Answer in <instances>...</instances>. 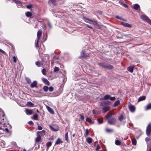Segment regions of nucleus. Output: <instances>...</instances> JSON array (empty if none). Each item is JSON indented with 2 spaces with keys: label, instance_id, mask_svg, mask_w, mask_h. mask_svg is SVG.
Segmentation results:
<instances>
[{
  "label": "nucleus",
  "instance_id": "49",
  "mask_svg": "<svg viewBox=\"0 0 151 151\" xmlns=\"http://www.w3.org/2000/svg\"><path fill=\"white\" fill-rule=\"evenodd\" d=\"M115 17L116 19H120V20H123L124 21H126L124 19L122 18H121L119 17L118 16H115Z\"/></svg>",
  "mask_w": 151,
  "mask_h": 151
},
{
  "label": "nucleus",
  "instance_id": "8",
  "mask_svg": "<svg viewBox=\"0 0 151 151\" xmlns=\"http://www.w3.org/2000/svg\"><path fill=\"white\" fill-rule=\"evenodd\" d=\"M108 119V123L110 124H113L115 122V119L114 118H113L111 119Z\"/></svg>",
  "mask_w": 151,
  "mask_h": 151
},
{
  "label": "nucleus",
  "instance_id": "29",
  "mask_svg": "<svg viewBox=\"0 0 151 151\" xmlns=\"http://www.w3.org/2000/svg\"><path fill=\"white\" fill-rule=\"evenodd\" d=\"M151 109V104H147L146 107V110H148Z\"/></svg>",
  "mask_w": 151,
  "mask_h": 151
},
{
  "label": "nucleus",
  "instance_id": "51",
  "mask_svg": "<svg viewBox=\"0 0 151 151\" xmlns=\"http://www.w3.org/2000/svg\"><path fill=\"white\" fill-rule=\"evenodd\" d=\"M27 82V83L29 84L31 83V80L30 79L28 78H26Z\"/></svg>",
  "mask_w": 151,
  "mask_h": 151
},
{
  "label": "nucleus",
  "instance_id": "28",
  "mask_svg": "<svg viewBox=\"0 0 151 151\" xmlns=\"http://www.w3.org/2000/svg\"><path fill=\"white\" fill-rule=\"evenodd\" d=\"M56 1L55 0H49L48 2L49 4L51 5V4H55V3Z\"/></svg>",
  "mask_w": 151,
  "mask_h": 151
},
{
  "label": "nucleus",
  "instance_id": "61",
  "mask_svg": "<svg viewBox=\"0 0 151 151\" xmlns=\"http://www.w3.org/2000/svg\"><path fill=\"white\" fill-rule=\"evenodd\" d=\"M0 52H1L3 54H6L5 52H4V51H3V50H2V49H0Z\"/></svg>",
  "mask_w": 151,
  "mask_h": 151
},
{
  "label": "nucleus",
  "instance_id": "20",
  "mask_svg": "<svg viewBox=\"0 0 151 151\" xmlns=\"http://www.w3.org/2000/svg\"><path fill=\"white\" fill-rule=\"evenodd\" d=\"M41 136L39 134H37V137L36 138V141L37 142H39L41 140Z\"/></svg>",
  "mask_w": 151,
  "mask_h": 151
},
{
  "label": "nucleus",
  "instance_id": "1",
  "mask_svg": "<svg viewBox=\"0 0 151 151\" xmlns=\"http://www.w3.org/2000/svg\"><path fill=\"white\" fill-rule=\"evenodd\" d=\"M108 99H110L111 101H114L115 100L116 98L114 97H111L110 95L107 94L104 96L103 98L101 99V100H102Z\"/></svg>",
  "mask_w": 151,
  "mask_h": 151
},
{
  "label": "nucleus",
  "instance_id": "62",
  "mask_svg": "<svg viewBox=\"0 0 151 151\" xmlns=\"http://www.w3.org/2000/svg\"><path fill=\"white\" fill-rule=\"evenodd\" d=\"M4 130L6 131L7 133L9 132V129L7 128H5V129Z\"/></svg>",
  "mask_w": 151,
  "mask_h": 151
},
{
  "label": "nucleus",
  "instance_id": "23",
  "mask_svg": "<svg viewBox=\"0 0 151 151\" xmlns=\"http://www.w3.org/2000/svg\"><path fill=\"white\" fill-rule=\"evenodd\" d=\"M26 16L27 17H29L32 16L31 13L29 12H27L25 13Z\"/></svg>",
  "mask_w": 151,
  "mask_h": 151
},
{
  "label": "nucleus",
  "instance_id": "50",
  "mask_svg": "<svg viewBox=\"0 0 151 151\" xmlns=\"http://www.w3.org/2000/svg\"><path fill=\"white\" fill-rule=\"evenodd\" d=\"M26 6L27 8L30 9L32 7V5L31 4H29L28 5H27Z\"/></svg>",
  "mask_w": 151,
  "mask_h": 151
},
{
  "label": "nucleus",
  "instance_id": "35",
  "mask_svg": "<svg viewBox=\"0 0 151 151\" xmlns=\"http://www.w3.org/2000/svg\"><path fill=\"white\" fill-rule=\"evenodd\" d=\"M52 145V143L51 142H47L46 143V146L48 148H49Z\"/></svg>",
  "mask_w": 151,
  "mask_h": 151
},
{
  "label": "nucleus",
  "instance_id": "26",
  "mask_svg": "<svg viewBox=\"0 0 151 151\" xmlns=\"http://www.w3.org/2000/svg\"><path fill=\"white\" fill-rule=\"evenodd\" d=\"M33 119L35 120H38V115L37 114H35L33 116Z\"/></svg>",
  "mask_w": 151,
  "mask_h": 151
},
{
  "label": "nucleus",
  "instance_id": "5",
  "mask_svg": "<svg viewBox=\"0 0 151 151\" xmlns=\"http://www.w3.org/2000/svg\"><path fill=\"white\" fill-rule=\"evenodd\" d=\"M88 55L86 54L83 50H82L81 52V55L80 56V58H86L88 57Z\"/></svg>",
  "mask_w": 151,
  "mask_h": 151
},
{
  "label": "nucleus",
  "instance_id": "43",
  "mask_svg": "<svg viewBox=\"0 0 151 151\" xmlns=\"http://www.w3.org/2000/svg\"><path fill=\"white\" fill-rule=\"evenodd\" d=\"M86 121L90 123H91L92 122V120L89 118H87L86 119Z\"/></svg>",
  "mask_w": 151,
  "mask_h": 151
},
{
  "label": "nucleus",
  "instance_id": "47",
  "mask_svg": "<svg viewBox=\"0 0 151 151\" xmlns=\"http://www.w3.org/2000/svg\"><path fill=\"white\" fill-rule=\"evenodd\" d=\"M59 70V68L58 67H55L54 70V71L55 72H58Z\"/></svg>",
  "mask_w": 151,
  "mask_h": 151
},
{
  "label": "nucleus",
  "instance_id": "40",
  "mask_svg": "<svg viewBox=\"0 0 151 151\" xmlns=\"http://www.w3.org/2000/svg\"><path fill=\"white\" fill-rule=\"evenodd\" d=\"M46 73L47 71L46 69H43L42 70V73L43 75H45L46 74Z\"/></svg>",
  "mask_w": 151,
  "mask_h": 151
},
{
  "label": "nucleus",
  "instance_id": "15",
  "mask_svg": "<svg viewBox=\"0 0 151 151\" xmlns=\"http://www.w3.org/2000/svg\"><path fill=\"white\" fill-rule=\"evenodd\" d=\"M27 106L32 107L34 106V104L30 101L28 102L26 104Z\"/></svg>",
  "mask_w": 151,
  "mask_h": 151
},
{
  "label": "nucleus",
  "instance_id": "4",
  "mask_svg": "<svg viewBox=\"0 0 151 151\" xmlns=\"http://www.w3.org/2000/svg\"><path fill=\"white\" fill-rule=\"evenodd\" d=\"M151 133V123H150L147 126L146 129V134L149 136Z\"/></svg>",
  "mask_w": 151,
  "mask_h": 151
},
{
  "label": "nucleus",
  "instance_id": "33",
  "mask_svg": "<svg viewBox=\"0 0 151 151\" xmlns=\"http://www.w3.org/2000/svg\"><path fill=\"white\" fill-rule=\"evenodd\" d=\"M61 142L60 139H58L57 141H56L55 144L56 145H58L60 144L61 142Z\"/></svg>",
  "mask_w": 151,
  "mask_h": 151
},
{
  "label": "nucleus",
  "instance_id": "3",
  "mask_svg": "<svg viewBox=\"0 0 151 151\" xmlns=\"http://www.w3.org/2000/svg\"><path fill=\"white\" fill-rule=\"evenodd\" d=\"M50 127L51 129L54 131H57L59 129V127L56 124H53Z\"/></svg>",
  "mask_w": 151,
  "mask_h": 151
},
{
  "label": "nucleus",
  "instance_id": "22",
  "mask_svg": "<svg viewBox=\"0 0 151 151\" xmlns=\"http://www.w3.org/2000/svg\"><path fill=\"white\" fill-rule=\"evenodd\" d=\"M92 139L90 137H88L86 139V141L89 144L92 143Z\"/></svg>",
  "mask_w": 151,
  "mask_h": 151
},
{
  "label": "nucleus",
  "instance_id": "36",
  "mask_svg": "<svg viewBox=\"0 0 151 151\" xmlns=\"http://www.w3.org/2000/svg\"><path fill=\"white\" fill-rule=\"evenodd\" d=\"M65 140L67 142L68 141V132H66L65 134Z\"/></svg>",
  "mask_w": 151,
  "mask_h": 151
},
{
  "label": "nucleus",
  "instance_id": "41",
  "mask_svg": "<svg viewBox=\"0 0 151 151\" xmlns=\"http://www.w3.org/2000/svg\"><path fill=\"white\" fill-rule=\"evenodd\" d=\"M119 3L124 7H128V6L127 4L123 3L121 1H119Z\"/></svg>",
  "mask_w": 151,
  "mask_h": 151
},
{
  "label": "nucleus",
  "instance_id": "64",
  "mask_svg": "<svg viewBox=\"0 0 151 151\" xmlns=\"http://www.w3.org/2000/svg\"><path fill=\"white\" fill-rule=\"evenodd\" d=\"M47 24H48V26H49V27L50 28H52V25H51V24L50 22H49Z\"/></svg>",
  "mask_w": 151,
  "mask_h": 151
},
{
  "label": "nucleus",
  "instance_id": "21",
  "mask_svg": "<svg viewBox=\"0 0 151 151\" xmlns=\"http://www.w3.org/2000/svg\"><path fill=\"white\" fill-rule=\"evenodd\" d=\"M90 21L93 23L92 24H93L94 25H98V24L97 23L96 21L94 19H91Z\"/></svg>",
  "mask_w": 151,
  "mask_h": 151
},
{
  "label": "nucleus",
  "instance_id": "59",
  "mask_svg": "<svg viewBox=\"0 0 151 151\" xmlns=\"http://www.w3.org/2000/svg\"><path fill=\"white\" fill-rule=\"evenodd\" d=\"M37 128L39 130H41L42 129V127L40 126H38Z\"/></svg>",
  "mask_w": 151,
  "mask_h": 151
},
{
  "label": "nucleus",
  "instance_id": "7",
  "mask_svg": "<svg viewBox=\"0 0 151 151\" xmlns=\"http://www.w3.org/2000/svg\"><path fill=\"white\" fill-rule=\"evenodd\" d=\"M121 24L122 25L125 27H132V26L131 24L127 23L122 22Z\"/></svg>",
  "mask_w": 151,
  "mask_h": 151
},
{
  "label": "nucleus",
  "instance_id": "39",
  "mask_svg": "<svg viewBox=\"0 0 151 151\" xmlns=\"http://www.w3.org/2000/svg\"><path fill=\"white\" fill-rule=\"evenodd\" d=\"M89 134V130L88 129H87L86 131L85 134V137H87Z\"/></svg>",
  "mask_w": 151,
  "mask_h": 151
},
{
  "label": "nucleus",
  "instance_id": "60",
  "mask_svg": "<svg viewBox=\"0 0 151 151\" xmlns=\"http://www.w3.org/2000/svg\"><path fill=\"white\" fill-rule=\"evenodd\" d=\"M30 125H33L34 124V123H33V122L31 121H29V123H28Z\"/></svg>",
  "mask_w": 151,
  "mask_h": 151
},
{
  "label": "nucleus",
  "instance_id": "27",
  "mask_svg": "<svg viewBox=\"0 0 151 151\" xmlns=\"http://www.w3.org/2000/svg\"><path fill=\"white\" fill-rule=\"evenodd\" d=\"M134 8L135 9H138L139 8H140V6L139 5L137 4H135L134 6Z\"/></svg>",
  "mask_w": 151,
  "mask_h": 151
},
{
  "label": "nucleus",
  "instance_id": "48",
  "mask_svg": "<svg viewBox=\"0 0 151 151\" xmlns=\"http://www.w3.org/2000/svg\"><path fill=\"white\" fill-rule=\"evenodd\" d=\"M0 115L2 116H4L5 115L4 113L2 110H1V112L0 113Z\"/></svg>",
  "mask_w": 151,
  "mask_h": 151
},
{
  "label": "nucleus",
  "instance_id": "38",
  "mask_svg": "<svg viewBox=\"0 0 151 151\" xmlns=\"http://www.w3.org/2000/svg\"><path fill=\"white\" fill-rule=\"evenodd\" d=\"M48 89L49 88L48 87L46 86H45L43 87V89L45 92H47L48 90Z\"/></svg>",
  "mask_w": 151,
  "mask_h": 151
},
{
  "label": "nucleus",
  "instance_id": "42",
  "mask_svg": "<svg viewBox=\"0 0 151 151\" xmlns=\"http://www.w3.org/2000/svg\"><path fill=\"white\" fill-rule=\"evenodd\" d=\"M106 131L108 132H112L113 131V129H110L107 128L106 129Z\"/></svg>",
  "mask_w": 151,
  "mask_h": 151
},
{
  "label": "nucleus",
  "instance_id": "46",
  "mask_svg": "<svg viewBox=\"0 0 151 151\" xmlns=\"http://www.w3.org/2000/svg\"><path fill=\"white\" fill-rule=\"evenodd\" d=\"M13 62L15 63H16L17 59V58L15 56H14L13 57Z\"/></svg>",
  "mask_w": 151,
  "mask_h": 151
},
{
  "label": "nucleus",
  "instance_id": "57",
  "mask_svg": "<svg viewBox=\"0 0 151 151\" xmlns=\"http://www.w3.org/2000/svg\"><path fill=\"white\" fill-rule=\"evenodd\" d=\"M80 119L82 120H83L84 119V117L83 115H81Z\"/></svg>",
  "mask_w": 151,
  "mask_h": 151
},
{
  "label": "nucleus",
  "instance_id": "14",
  "mask_svg": "<svg viewBox=\"0 0 151 151\" xmlns=\"http://www.w3.org/2000/svg\"><path fill=\"white\" fill-rule=\"evenodd\" d=\"M110 107L109 106H106L102 108L103 110V113H105L108 111L110 109Z\"/></svg>",
  "mask_w": 151,
  "mask_h": 151
},
{
  "label": "nucleus",
  "instance_id": "37",
  "mask_svg": "<svg viewBox=\"0 0 151 151\" xmlns=\"http://www.w3.org/2000/svg\"><path fill=\"white\" fill-rule=\"evenodd\" d=\"M115 144L116 145H120L121 144L120 142L118 140H116L115 141Z\"/></svg>",
  "mask_w": 151,
  "mask_h": 151
},
{
  "label": "nucleus",
  "instance_id": "34",
  "mask_svg": "<svg viewBox=\"0 0 151 151\" xmlns=\"http://www.w3.org/2000/svg\"><path fill=\"white\" fill-rule=\"evenodd\" d=\"M36 65L38 67H40L41 66L42 64L40 62L37 61L35 62Z\"/></svg>",
  "mask_w": 151,
  "mask_h": 151
},
{
  "label": "nucleus",
  "instance_id": "31",
  "mask_svg": "<svg viewBox=\"0 0 151 151\" xmlns=\"http://www.w3.org/2000/svg\"><path fill=\"white\" fill-rule=\"evenodd\" d=\"M120 103L119 100L116 101L114 103V107L117 106Z\"/></svg>",
  "mask_w": 151,
  "mask_h": 151
},
{
  "label": "nucleus",
  "instance_id": "18",
  "mask_svg": "<svg viewBox=\"0 0 151 151\" xmlns=\"http://www.w3.org/2000/svg\"><path fill=\"white\" fill-rule=\"evenodd\" d=\"M146 96H142L139 97L138 99V102L145 100V99Z\"/></svg>",
  "mask_w": 151,
  "mask_h": 151
},
{
  "label": "nucleus",
  "instance_id": "55",
  "mask_svg": "<svg viewBox=\"0 0 151 151\" xmlns=\"http://www.w3.org/2000/svg\"><path fill=\"white\" fill-rule=\"evenodd\" d=\"M104 104H105V105H106V104H108L110 103V102L109 101H104Z\"/></svg>",
  "mask_w": 151,
  "mask_h": 151
},
{
  "label": "nucleus",
  "instance_id": "32",
  "mask_svg": "<svg viewBox=\"0 0 151 151\" xmlns=\"http://www.w3.org/2000/svg\"><path fill=\"white\" fill-rule=\"evenodd\" d=\"M132 143L133 145H136V144L137 141L135 139H132Z\"/></svg>",
  "mask_w": 151,
  "mask_h": 151
},
{
  "label": "nucleus",
  "instance_id": "63",
  "mask_svg": "<svg viewBox=\"0 0 151 151\" xmlns=\"http://www.w3.org/2000/svg\"><path fill=\"white\" fill-rule=\"evenodd\" d=\"M83 19H84L85 20H88V21H90V20L91 19H88V18H87L86 17H83Z\"/></svg>",
  "mask_w": 151,
  "mask_h": 151
},
{
  "label": "nucleus",
  "instance_id": "45",
  "mask_svg": "<svg viewBox=\"0 0 151 151\" xmlns=\"http://www.w3.org/2000/svg\"><path fill=\"white\" fill-rule=\"evenodd\" d=\"M124 119V116L122 115H121L119 118V120L120 121H122Z\"/></svg>",
  "mask_w": 151,
  "mask_h": 151
},
{
  "label": "nucleus",
  "instance_id": "6",
  "mask_svg": "<svg viewBox=\"0 0 151 151\" xmlns=\"http://www.w3.org/2000/svg\"><path fill=\"white\" fill-rule=\"evenodd\" d=\"M141 18L143 20L147 22L149 19L146 15H142L140 16Z\"/></svg>",
  "mask_w": 151,
  "mask_h": 151
},
{
  "label": "nucleus",
  "instance_id": "13",
  "mask_svg": "<svg viewBox=\"0 0 151 151\" xmlns=\"http://www.w3.org/2000/svg\"><path fill=\"white\" fill-rule=\"evenodd\" d=\"M46 108L48 110V111H49V112H50L51 114H54V112L53 110L50 108L49 106H46Z\"/></svg>",
  "mask_w": 151,
  "mask_h": 151
},
{
  "label": "nucleus",
  "instance_id": "10",
  "mask_svg": "<svg viewBox=\"0 0 151 151\" xmlns=\"http://www.w3.org/2000/svg\"><path fill=\"white\" fill-rule=\"evenodd\" d=\"M129 108L130 111L132 112H134L135 109L134 106L132 105L129 106Z\"/></svg>",
  "mask_w": 151,
  "mask_h": 151
},
{
  "label": "nucleus",
  "instance_id": "2",
  "mask_svg": "<svg viewBox=\"0 0 151 151\" xmlns=\"http://www.w3.org/2000/svg\"><path fill=\"white\" fill-rule=\"evenodd\" d=\"M42 34V31L40 30H39L37 32V40L36 42V46L38 47L39 46L38 45V42L40 41V37L41 35Z\"/></svg>",
  "mask_w": 151,
  "mask_h": 151
},
{
  "label": "nucleus",
  "instance_id": "44",
  "mask_svg": "<svg viewBox=\"0 0 151 151\" xmlns=\"http://www.w3.org/2000/svg\"><path fill=\"white\" fill-rule=\"evenodd\" d=\"M97 120L99 124L102 123L103 122V119L101 118L98 119Z\"/></svg>",
  "mask_w": 151,
  "mask_h": 151
},
{
  "label": "nucleus",
  "instance_id": "54",
  "mask_svg": "<svg viewBox=\"0 0 151 151\" xmlns=\"http://www.w3.org/2000/svg\"><path fill=\"white\" fill-rule=\"evenodd\" d=\"M48 89L50 91L52 92L53 91L54 88L52 87H50Z\"/></svg>",
  "mask_w": 151,
  "mask_h": 151
},
{
  "label": "nucleus",
  "instance_id": "16",
  "mask_svg": "<svg viewBox=\"0 0 151 151\" xmlns=\"http://www.w3.org/2000/svg\"><path fill=\"white\" fill-rule=\"evenodd\" d=\"M134 66H129L127 68V70L130 72L131 73H132L133 72V68H134Z\"/></svg>",
  "mask_w": 151,
  "mask_h": 151
},
{
  "label": "nucleus",
  "instance_id": "56",
  "mask_svg": "<svg viewBox=\"0 0 151 151\" xmlns=\"http://www.w3.org/2000/svg\"><path fill=\"white\" fill-rule=\"evenodd\" d=\"M100 148V147L99 145H98L96 148V151H98L99 149Z\"/></svg>",
  "mask_w": 151,
  "mask_h": 151
},
{
  "label": "nucleus",
  "instance_id": "17",
  "mask_svg": "<svg viewBox=\"0 0 151 151\" xmlns=\"http://www.w3.org/2000/svg\"><path fill=\"white\" fill-rule=\"evenodd\" d=\"M114 115V113L112 111H110L109 113L106 116V119H108L110 118L112 115Z\"/></svg>",
  "mask_w": 151,
  "mask_h": 151
},
{
  "label": "nucleus",
  "instance_id": "12",
  "mask_svg": "<svg viewBox=\"0 0 151 151\" xmlns=\"http://www.w3.org/2000/svg\"><path fill=\"white\" fill-rule=\"evenodd\" d=\"M37 83L36 81H35L32 83L30 85V87L31 88H33L37 87Z\"/></svg>",
  "mask_w": 151,
  "mask_h": 151
},
{
  "label": "nucleus",
  "instance_id": "58",
  "mask_svg": "<svg viewBox=\"0 0 151 151\" xmlns=\"http://www.w3.org/2000/svg\"><path fill=\"white\" fill-rule=\"evenodd\" d=\"M85 26L88 27H89V28H90L91 29H93V28L92 27L90 26L89 25H88V24H86Z\"/></svg>",
  "mask_w": 151,
  "mask_h": 151
},
{
  "label": "nucleus",
  "instance_id": "19",
  "mask_svg": "<svg viewBox=\"0 0 151 151\" xmlns=\"http://www.w3.org/2000/svg\"><path fill=\"white\" fill-rule=\"evenodd\" d=\"M40 134V135H41L42 136H43L45 134V131L44 130H43L41 131L38 132L37 134Z\"/></svg>",
  "mask_w": 151,
  "mask_h": 151
},
{
  "label": "nucleus",
  "instance_id": "30",
  "mask_svg": "<svg viewBox=\"0 0 151 151\" xmlns=\"http://www.w3.org/2000/svg\"><path fill=\"white\" fill-rule=\"evenodd\" d=\"M13 1H14L16 4L19 6H21L22 3L20 1H16L15 0H12Z\"/></svg>",
  "mask_w": 151,
  "mask_h": 151
},
{
  "label": "nucleus",
  "instance_id": "11",
  "mask_svg": "<svg viewBox=\"0 0 151 151\" xmlns=\"http://www.w3.org/2000/svg\"><path fill=\"white\" fill-rule=\"evenodd\" d=\"M33 110H30L28 109H25V112L26 113L27 115H31L33 113Z\"/></svg>",
  "mask_w": 151,
  "mask_h": 151
},
{
  "label": "nucleus",
  "instance_id": "52",
  "mask_svg": "<svg viewBox=\"0 0 151 151\" xmlns=\"http://www.w3.org/2000/svg\"><path fill=\"white\" fill-rule=\"evenodd\" d=\"M92 112L94 115H98L99 114L97 112L95 111L94 110H93Z\"/></svg>",
  "mask_w": 151,
  "mask_h": 151
},
{
  "label": "nucleus",
  "instance_id": "25",
  "mask_svg": "<svg viewBox=\"0 0 151 151\" xmlns=\"http://www.w3.org/2000/svg\"><path fill=\"white\" fill-rule=\"evenodd\" d=\"M105 68H107L109 70H111L113 68V66L110 65H106Z\"/></svg>",
  "mask_w": 151,
  "mask_h": 151
},
{
  "label": "nucleus",
  "instance_id": "24",
  "mask_svg": "<svg viewBox=\"0 0 151 151\" xmlns=\"http://www.w3.org/2000/svg\"><path fill=\"white\" fill-rule=\"evenodd\" d=\"M98 65L104 68H105L106 64L104 63H98Z\"/></svg>",
  "mask_w": 151,
  "mask_h": 151
},
{
  "label": "nucleus",
  "instance_id": "9",
  "mask_svg": "<svg viewBox=\"0 0 151 151\" xmlns=\"http://www.w3.org/2000/svg\"><path fill=\"white\" fill-rule=\"evenodd\" d=\"M42 80L45 85L47 86L50 85L49 82L47 79L43 78H42Z\"/></svg>",
  "mask_w": 151,
  "mask_h": 151
},
{
  "label": "nucleus",
  "instance_id": "53",
  "mask_svg": "<svg viewBox=\"0 0 151 151\" xmlns=\"http://www.w3.org/2000/svg\"><path fill=\"white\" fill-rule=\"evenodd\" d=\"M100 105L101 106H104L105 105V104H104V101H103L100 103Z\"/></svg>",
  "mask_w": 151,
  "mask_h": 151
}]
</instances>
